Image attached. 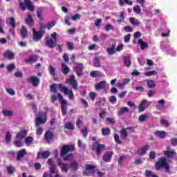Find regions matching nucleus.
Wrapping results in <instances>:
<instances>
[{
  "mask_svg": "<svg viewBox=\"0 0 177 177\" xmlns=\"http://www.w3.org/2000/svg\"><path fill=\"white\" fill-rule=\"evenodd\" d=\"M75 151V146L74 145H64L62 146L60 152V157L63 158L64 161H72L74 158V154L67 153H71V151Z\"/></svg>",
  "mask_w": 177,
  "mask_h": 177,
  "instance_id": "obj_1",
  "label": "nucleus"
},
{
  "mask_svg": "<svg viewBox=\"0 0 177 177\" xmlns=\"http://www.w3.org/2000/svg\"><path fill=\"white\" fill-rule=\"evenodd\" d=\"M57 86L60 89L61 92H63L64 95H68L69 99H71L72 100H74V93L73 92V90H68L66 86H63L62 84H56L53 83L50 86V93H56L57 92Z\"/></svg>",
  "mask_w": 177,
  "mask_h": 177,
  "instance_id": "obj_2",
  "label": "nucleus"
},
{
  "mask_svg": "<svg viewBox=\"0 0 177 177\" xmlns=\"http://www.w3.org/2000/svg\"><path fill=\"white\" fill-rule=\"evenodd\" d=\"M57 98L59 100V102L60 103V106H61V111H62V114L63 116L66 115L67 114V100L63 99V95H62V94H60V93H57V96L55 95H52L50 96V100H51V103H56V101L57 100Z\"/></svg>",
  "mask_w": 177,
  "mask_h": 177,
  "instance_id": "obj_3",
  "label": "nucleus"
},
{
  "mask_svg": "<svg viewBox=\"0 0 177 177\" xmlns=\"http://www.w3.org/2000/svg\"><path fill=\"white\" fill-rule=\"evenodd\" d=\"M46 121H48V114L41 111L38 112L35 120V127L44 125V124H46Z\"/></svg>",
  "mask_w": 177,
  "mask_h": 177,
  "instance_id": "obj_4",
  "label": "nucleus"
},
{
  "mask_svg": "<svg viewBox=\"0 0 177 177\" xmlns=\"http://www.w3.org/2000/svg\"><path fill=\"white\" fill-rule=\"evenodd\" d=\"M156 169H161V168H165L167 172H169V165L167 162V159L164 158H160L158 161L155 163Z\"/></svg>",
  "mask_w": 177,
  "mask_h": 177,
  "instance_id": "obj_5",
  "label": "nucleus"
},
{
  "mask_svg": "<svg viewBox=\"0 0 177 177\" xmlns=\"http://www.w3.org/2000/svg\"><path fill=\"white\" fill-rule=\"evenodd\" d=\"M106 149V145L103 144H99L97 142H93V150H95L97 156H100L103 151Z\"/></svg>",
  "mask_w": 177,
  "mask_h": 177,
  "instance_id": "obj_6",
  "label": "nucleus"
},
{
  "mask_svg": "<svg viewBox=\"0 0 177 177\" xmlns=\"http://www.w3.org/2000/svg\"><path fill=\"white\" fill-rule=\"evenodd\" d=\"M66 84H70L73 89H78V82L75 80V75H74L66 79Z\"/></svg>",
  "mask_w": 177,
  "mask_h": 177,
  "instance_id": "obj_7",
  "label": "nucleus"
},
{
  "mask_svg": "<svg viewBox=\"0 0 177 177\" xmlns=\"http://www.w3.org/2000/svg\"><path fill=\"white\" fill-rule=\"evenodd\" d=\"M27 82L31 84L34 88H37L39 85L40 80L37 76H30L26 79Z\"/></svg>",
  "mask_w": 177,
  "mask_h": 177,
  "instance_id": "obj_8",
  "label": "nucleus"
},
{
  "mask_svg": "<svg viewBox=\"0 0 177 177\" xmlns=\"http://www.w3.org/2000/svg\"><path fill=\"white\" fill-rule=\"evenodd\" d=\"M84 64L77 63L73 70L76 73L77 77H82V75H84Z\"/></svg>",
  "mask_w": 177,
  "mask_h": 177,
  "instance_id": "obj_9",
  "label": "nucleus"
},
{
  "mask_svg": "<svg viewBox=\"0 0 177 177\" xmlns=\"http://www.w3.org/2000/svg\"><path fill=\"white\" fill-rule=\"evenodd\" d=\"M33 36L32 39L35 41V42H38V41H41L42 38L44 37V35H45V33H43L41 31H37L35 29H32Z\"/></svg>",
  "mask_w": 177,
  "mask_h": 177,
  "instance_id": "obj_10",
  "label": "nucleus"
},
{
  "mask_svg": "<svg viewBox=\"0 0 177 177\" xmlns=\"http://www.w3.org/2000/svg\"><path fill=\"white\" fill-rule=\"evenodd\" d=\"M50 156L49 151H39L37 155V160H46Z\"/></svg>",
  "mask_w": 177,
  "mask_h": 177,
  "instance_id": "obj_11",
  "label": "nucleus"
},
{
  "mask_svg": "<svg viewBox=\"0 0 177 177\" xmlns=\"http://www.w3.org/2000/svg\"><path fill=\"white\" fill-rule=\"evenodd\" d=\"M113 154H114V153L111 151H106L104 153L102 158L104 162H110V161H111V158H113Z\"/></svg>",
  "mask_w": 177,
  "mask_h": 177,
  "instance_id": "obj_12",
  "label": "nucleus"
},
{
  "mask_svg": "<svg viewBox=\"0 0 177 177\" xmlns=\"http://www.w3.org/2000/svg\"><path fill=\"white\" fill-rule=\"evenodd\" d=\"M57 165L61 168L62 172H64L65 174H67L68 172V167H67V165L65 163H63L60 159H57Z\"/></svg>",
  "mask_w": 177,
  "mask_h": 177,
  "instance_id": "obj_13",
  "label": "nucleus"
},
{
  "mask_svg": "<svg viewBox=\"0 0 177 177\" xmlns=\"http://www.w3.org/2000/svg\"><path fill=\"white\" fill-rule=\"evenodd\" d=\"M46 46H48V48L53 49L56 48V45H57V41L53 40V39H49L47 41H46Z\"/></svg>",
  "mask_w": 177,
  "mask_h": 177,
  "instance_id": "obj_14",
  "label": "nucleus"
},
{
  "mask_svg": "<svg viewBox=\"0 0 177 177\" xmlns=\"http://www.w3.org/2000/svg\"><path fill=\"white\" fill-rule=\"evenodd\" d=\"M25 23L26 26H28V27H32V26H34V19H32V15H31L30 13L27 14Z\"/></svg>",
  "mask_w": 177,
  "mask_h": 177,
  "instance_id": "obj_15",
  "label": "nucleus"
},
{
  "mask_svg": "<svg viewBox=\"0 0 177 177\" xmlns=\"http://www.w3.org/2000/svg\"><path fill=\"white\" fill-rule=\"evenodd\" d=\"M4 59L8 60H14L15 59V53L10 50H7L3 53Z\"/></svg>",
  "mask_w": 177,
  "mask_h": 177,
  "instance_id": "obj_16",
  "label": "nucleus"
},
{
  "mask_svg": "<svg viewBox=\"0 0 177 177\" xmlns=\"http://www.w3.org/2000/svg\"><path fill=\"white\" fill-rule=\"evenodd\" d=\"M53 138H55V133H53L50 131H46L44 134V139H46L47 142H50L53 140Z\"/></svg>",
  "mask_w": 177,
  "mask_h": 177,
  "instance_id": "obj_17",
  "label": "nucleus"
},
{
  "mask_svg": "<svg viewBox=\"0 0 177 177\" xmlns=\"http://www.w3.org/2000/svg\"><path fill=\"white\" fill-rule=\"evenodd\" d=\"M68 168H71L72 171H78V162L75 160L71 161L69 164H68Z\"/></svg>",
  "mask_w": 177,
  "mask_h": 177,
  "instance_id": "obj_18",
  "label": "nucleus"
},
{
  "mask_svg": "<svg viewBox=\"0 0 177 177\" xmlns=\"http://www.w3.org/2000/svg\"><path fill=\"white\" fill-rule=\"evenodd\" d=\"M27 131L26 129H22L20 132H19L16 136V139H20L23 140L27 136Z\"/></svg>",
  "mask_w": 177,
  "mask_h": 177,
  "instance_id": "obj_19",
  "label": "nucleus"
},
{
  "mask_svg": "<svg viewBox=\"0 0 177 177\" xmlns=\"http://www.w3.org/2000/svg\"><path fill=\"white\" fill-rule=\"evenodd\" d=\"M20 33L21 38H22V39H26V38L28 37V30H27V28L24 26H21Z\"/></svg>",
  "mask_w": 177,
  "mask_h": 177,
  "instance_id": "obj_20",
  "label": "nucleus"
},
{
  "mask_svg": "<svg viewBox=\"0 0 177 177\" xmlns=\"http://www.w3.org/2000/svg\"><path fill=\"white\" fill-rule=\"evenodd\" d=\"M153 135L160 139H165L167 133L165 131H156L153 133Z\"/></svg>",
  "mask_w": 177,
  "mask_h": 177,
  "instance_id": "obj_21",
  "label": "nucleus"
},
{
  "mask_svg": "<svg viewBox=\"0 0 177 177\" xmlns=\"http://www.w3.org/2000/svg\"><path fill=\"white\" fill-rule=\"evenodd\" d=\"M95 88L96 91H102V89H104V88H106V81L102 80L96 84Z\"/></svg>",
  "mask_w": 177,
  "mask_h": 177,
  "instance_id": "obj_22",
  "label": "nucleus"
},
{
  "mask_svg": "<svg viewBox=\"0 0 177 177\" xmlns=\"http://www.w3.org/2000/svg\"><path fill=\"white\" fill-rule=\"evenodd\" d=\"M149 149H150V147L149 145L142 147L141 148L138 149V154H139L140 156H144V154H146Z\"/></svg>",
  "mask_w": 177,
  "mask_h": 177,
  "instance_id": "obj_23",
  "label": "nucleus"
},
{
  "mask_svg": "<svg viewBox=\"0 0 177 177\" xmlns=\"http://www.w3.org/2000/svg\"><path fill=\"white\" fill-rule=\"evenodd\" d=\"M27 154V151H26V149H22L17 153V161H21V158L24 157Z\"/></svg>",
  "mask_w": 177,
  "mask_h": 177,
  "instance_id": "obj_24",
  "label": "nucleus"
},
{
  "mask_svg": "<svg viewBox=\"0 0 177 177\" xmlns=\"http://www.w3.org/2000/svg\"><path fill=\"white\" fill-rule=\"evenodd\" d=\"M164 154L167 158H174V157L176 156V151H175V149H172L171 151H165Z\"/></svg>",
  "mask_w": 177,
  "mask_h": 177,
  "instance_id": "obj_25",
  "label": "nucleus"
},
{
  "mask_svg": "<svg viewBox=\"0 0 177 177\" xmlns=\"http://www.w3.org/2000/svg\"><path fill=\"white\" fill-rule=\"evenodd\" d=\"M115 46H117V44L115 43L113 44L110 48H106V53L109 55H113L115 53Z\"/></svg>",
  "mask_w": 177,
  "mask_h": 177,
  "instance_id": "obj_26",
  "label": "nucleus"
},
{
  "mask_svg": "<svg viewBox=\"0 0 177 177\" xmlns=\"http://www.w3.org/2000/svg\"><path fill=\"white\" fill-rule=\"evenodd\" d=\"M24 3L26 6L30 10V12H32L35 10V7L32 6V3L31 2V0H24Z\"/></svg>",
  "mask_w": 177,
  "mask_h": 177,
  "instance_id": "obj_27",
  "label": "nucleus"
},
{
  "mask_svg": "<svg viewBox=\"0 0 177 177\" xmlns=\"http://www.w3.org/2000/svg\"><path fill=\"white\" fill-rule=\"evenodd\" d=\"M38 61V57L37 55H31L29 59H25V63H30L32 64V63H35Z\"/></svg>",
  "mask_w": 177,
  "mask_h": 177,
  "instance_id": "obj_28",
  "label": "nucleus"
},
{
  "mask_svg": "<svg viewBox=\"0 0 177 177\" xmlns=\"http://www.w3.org/2000/svg\"><path fill=\"white\" fill-rule=\"evenodd\" d=\"M96 168V166L93 165H86L85 167L86 171H91V175H95V169Z\"/></svg>",
  "mask_w": 177,
  "mask_h": 177,
  "instance_id": "obj_29",
  "label": "nucleus"
},
{
  "mask_svg": "<svg viewBox=\"0 0 177 177\" xmlns=\"http://www.w3.org/2000/svg\"><path fill=\"white\" fill-rule=\"evenodd\" d=\"M61 71L63 73V74H64V75H67V74L70 73V68H68L66 64H62Z\"/></svg>",
  "mask_w": 177,
  "mask_h": 177,
  "instance_id": "obj_30",
  "label": "nucleus"
},
{
  "mask_svg": "<svg viewBox=\"0 0 177 177\" xmlns=\"http://www.w3.org/2000/svg\"><path fill=\"white\" fill-rule=\"evenodd\" d=\"M118 115H122L125 114V113H129V109L127 106H124L122 108H120L119 111H118Z\"/></svg>",
  "mask_w": 177,
  "mask_h": 177,
  "instance_id": "obj_31",
  "label": "nucleus"
},
{
  "mask_svg": "<svg viewBox=\"0 0 177 177\" xmlns=\"http://www.w3.org/2000/svg\"><path fill=\"white\" fill-rule=\"evenodd\" d=\"M33 142H34V138L32 136H28L25 138V143L28 147L31 146Z\"/></svg>",
  "mask_w": 177,
  "mask_h": 177,
  "instance_id": "obj_32",
  "label": "nucleus"
},
{
  "mask_svg": "<svg viewBox=\"0 0 177 177\" xmlns=\"http://www.w3.org/2000/svg\"><path fill=\"white\" fill-rule=\"evenodd\" d=\"M124 64L126 67H131V65L132 64V61H131V58H129V57H124Z\"/></svg>",
  "mask_w": 177,
  "mask_h": 177,
  "instance_id": "obj_33",
  "label": "nucleus"
},
{
  "mask_svg": "<svg viewBox=\"0 0 177 177\" xmlns=\"http://www.w3.org/2000/svg\"><path fill=\"white\" fill-rule=\"evenodd\" d=\"M146 82L148 88H149L150 89H153V88H156V83H154L153 80H147Z\"/></svg>",
  "mask_w": 177,
  "mask_h": 177,
  "instance_id": "obj_34",
  "label": "nucleus"
},
{
  "mask_svg": "<svg viewBox=\"0 0 177 177\" xmlns=\"http://www.w3.org/2000/svg\"><path fill=\"white\" fill-rule=\"evenodd\" d=\"M111 133V130L110 128H102V134L103 136H109Z\"/></svg>",
  "mask_w": 177,
  "mask_h": 177,
  "instance_id": "obj_35",
  "label": "nucleus"
},
{
  "mask_svg": "<svg viewBox=\"0 0 177 177\" xmlns=\"http://www.w3.org/2000/svg\"><path fill=\"white\" fill-rule=\"evenodd\" d=\"M65 128L68 131H74V124L71 121H69L65 124Z\"/></svg>",
  "mask_w": 177,
  "mask_h": 177,
  "instance_id": "obj_36",
  "label": "nucleus"
},
{
  "mask_svg": "<svg viewBox=\"0 0 177 177\" xmlns=\"http://www.w3.org/2000/svg\"><path fill=\"white\" fill-rule=\"evenodd\" d=\"M2 114L4 117H12L14 113L12 111L5 109L2 111Z\"/></svg>",
  "mask_w": 177,
  "mask_h": 177,
  "instance_id": "obj_37",
  "label": "nucleus"
},
{
  "mask_svg": "<svg viewBox=\"0 0 177 177\" xmlns=\"http://www.w3.org/2000/svg\"><path fill=\"white\" fill-rule=\"evenodd\" d=\"M48 70L52 77H56V68H55L52 64L49 65Z\"/></svg>",
  "mask_w": 177,
  "mask_h": 177,
  "instance_id": "obj_38",
  "label": "nucleus"
},
{
  "mask_svg": "<svg viewBox=\"0 0 177 177\" xmlns=\"http://www.w3.org/2000/svg\"><path fill=\"white\" fill-rule=\"evenodd\" d=\"M138 44H140V45L141 46V49L142 50H145V49L149 48V45L147 44V43H144L143 39H140L138 40Z\"/></svg>",
  "mask_w": 177,
  "mask_h": 177,
  "instance_id": "obj_39",
  "label": "nucleus"
},
{
  "mask_svg": "<svg viewBox=\"0 0 177 177\" xmlns=\"http://www.w3.org/2000/svg\"><path fill=\"white\" fill-rule=\"evenodd\" d=\"M120 137L123 138L124 139H126V138H128V131H127V129H122L120 131Z\"/></svg>",
  "mask_w": 177,
  "mask_h": 177,
  "instance_id": "obj_40",
  "label": "nucleus"
},
{
  "mask_svg": "<svg viewBox=\"0 0 177 177\" xmlns=\"http://www.w3.org/2000/svg\"><path fill=\"white\" fill-rule=\"evenodd\" d=\"M129 21L133 26H139L140 24L139 20L136 19L134 17H130Z\"/></svg>",
  "mask_w": 177,
  "mask_h": 177,
  "instance_id": "obj_41",
  "label": "nucleus"
},
{
  "mask_svg": "<svg viewBox=\"0 0 177 177\" xmlns=\"http://www.w3.org/2000/svg\"><path fill=\"white\" fill-rule=\"evenodd\" d=\"M147 118H149V115L143 114L139 116L138 120L140 122H145V121H147Z\"/></svg>",
  "mask_w": 177,
  "mask_h": 177,
  "instance_id": "obj_42",
  "label": "nucleus"
},
{
  "mask_svg": "<svg viewBox=\"0 0 177 177\" xmlns=\"http://www.w3.org/2000/svg\"><path fill=\"white\" fill-rule=\"evenodd\" d=\"M12 141V134L10 133V132H7L6 133V143H10V142Z\"/></svg>",
  "mask_w": 177,
  "mask_h": 177,
  "instance_id": "obj_43",
  "label": "nucleus"
},
{
  "mask_svg": "<svg viewBox=\"0 0 177 177\" xmlns=\"http://www.w3.org/2000/svg\"><path fill=\"white\" fill-rule=\"evenodd\" d=\"M14 145L16 146V147H23V142H21V140L17 139L14 141Z\"/></svg>",
  "mask_w": 177,
  "mask_h": 177,
  "instance_id": "obj_44",
  "label": "nucleus"
},
{
  "mask_svg": "<svg viewBox=\"0 0 177 177\" xmlns=\"http://www.w3.org/2000/svg\"><path fill=\"white\" fill-rule=\"evenodd\" d=\"M10 25L11 27H12V28H16V21L13 17H10Z\"/></svg>",
  "mask_w": 177,
  "mask_h": 177,
  "instance_id": "obj_45",
  "label": "nucleus"
},
{
  "mask_svg": "<svg viewBox=\"0 0 177 177\" xmlns=\"http://www.w3.org/2000/svg\"><path fill=\"white\" fill-rule=\"evenodd\" d=\"M114 140L116 143H118V145H122V142L120 140V135H118V133H115L114 135Z\"/></svg>",
  "mask_w": 177,
  "mask_h": 177,
  "instance_id": "obj_46",
  "label": "nucleus"
},
{
  "mask_svg": "<svg viewBox=\"0 0 177 177\" xmlns=\"http://www.w3.org/2000/svg\"><path fill=\"white\" fill-rule=\"evenodd\" d=\"M66 45L68 46V50H74V43L71 41H67Z\"/></svg>",
  "mask_w": 177,
  "mask_h": 177,
  "instance_id": "obj_47",
  "label": "nucleus"
},
{
  "mask_svg": "<svg viewBox=\"0 0 177 177\" xmlns=\"http://www.w3.org/2000/svg\"><path fill=\"white\" fill-rule=\"evenodd\" d=\"M81 132H82L83 136L84 138H86V136H88V127H83Z\"/></svg>",
  "mask_w": 177,
  "mask_h": 177,
  "instance_id": "obj_48",
  "label": "nucleus"
},
{
  "mask_svg": "<svg viewBox=\"0 0 177 177\" xmlns=\"http://www.w3.org/2000/svg\"><path fill=\"white\" fill-rule=\"evenodd\" d=\"M55 24H56V22H55V21H52L50 23L46 24V27L48 30H50L52 27H55Z\"/></svg>",
  "mask_w": 177,
  "mask_h": 177,
  "instance_id": "obj_49",
  "label": "nucleus"
},
{
  "mask_svg": "<svg viewBox=\"0 0 177 177\" xmlns=\"http://www.w3.org/2000/svg\"><path fill=\"white\" fill-rule=\"evenodd\" d=\"M160 125L166 127V128H168L169 127V122H168L167 120H165L164 119L160 120Z\"/></svg>",
  "mask_w": 177,
  "mask_h": 177,
  "instance_id": "obj_50",
  "label": "nucleus"
},
{
  "mask_svg": "<svg viewBox=\"0 0 177 177\" xmlns=\"http://www.w3.org/2000/svg\"><path fill=\"white\" fill-rule=\"evenodd\" d=\"M156 74H157V71H152L145 72V75L146 77H151L152 75H154Z\"/></svg>",
  "mask_w": 177,
  "mask_h": 177,
  "instance_id": "obj_51",
  "label": "nucleus"
},
{
  "mask_svg": "<svg viewBox=\"0 0 177 177\" xmlns=\"http://www.w3.org/2000/svg\"><path fill=\"white\" fill-rule=\"evenodd\" d=\"M100 59H99V57H95V62H94V66L95 67H100Z\"/></svg>",
  "mask_w": 177,
  "mask_h": 177,
  "instance_id": "obj_52",
  "label": "nucleus"
},
{
  "mask_svg": "<svg viewBox=\"0 0 177 177\" xmlns=\"http://www.w3.org/2000/svg\"><path fill=\"white\" fill-rule=\"evenodd\" d=\"M7 171L8 174H14L16 171V169L12 166H9L7 167Z\"/></svg>",
  "mask_w": 177,
  "mask_h": 177,
  "instance_id": "obj_53",
  "label": "nucleus"
},
{
  "mask_svg": "<svg viewBox=\"0 0 177 177\" xmlns=\"http://www.w3.org/2000/svg\"><path fill=\"white\" fill-rule=\"evenodd\" d=\"M16 68V66L14 64H10V65L7 66L8 71H13Z\"/></svg>",
  "mask_w": 177,
  "mask_h": 177,
  "instance_id": "obj_54",
  "label": "nucleus"
},
{
  "mask_svg": "<svg viewBox=\"0 0 177 177\" xmlns=\"http://www.w3.org/2000/svg\"><path fill=\"white\" fill-rule=\"evenodd\" d=\"M46 28V25H44L43 24H40V29L39 31H40V32H43V34H46V32H45V30Z\"/></svg>",
  "mask_w": 177,
  "mask_h": 177,
  "instance_id": "obj_55",
  "label": "nucleus"
},
{
  "mask_svg": "<svg viewBox=\"0 0 177 177\" xmlns=\"http://www.w3.org/2000/svg\"><path fill=\"white\" fill-rule=\"evenodd\" d=\"M80 19H81V15L80 14H76L71 17V20L73 21H75V20H80Z\"/></svg>",
  "mask_w": 177,
  "mask_h": 177,
  "instance_id": "obj_56",
  "label": "nucleus"
},
{
  "mask_svg": "<svg viewBox=\"0 0 177 177\" xmlns=\"http://www.w3.org/2000/svg\"><path fill=\"white\" fill-rule=\"evenodd\" d=\"M153 175H154V174L151 170L145 171V176L146 177H153Z\"/></svg>",
  "mask_w": 177,
  "mask_h": 177,
  "instance_id": "obj_57",
  "label": "nucleus"
},
{
  "mask_svg": "<svg viewBox=\"0 0 177 177\" xmlns=\"http://www.w3.org/2000/svg\"><path fill=\"white\" fill-rule=\"evenodd\" d=\"M37 17H38V19L39 20H42L44 19L42 17V10H37Z\"/></svg>",
  "mask_w": 177,
  "mask_h": 177,
  "instance_id": "obj_58",
  "label": "nucleus"
},
{
  "mask_svg": "<svg viewBox=\"0 0 177 177\" xmlns=\"http://www.w3.org/2000/svg\"><path fill=\"white\" fill-rule=\"evenodd\" d=\"M125 20V17H124V12H122L120 15V19H118V23H122Z\"/></svg>",
  "mask_w": 177,
  "mask_h": 177,
  "instance_id": "obj_59",
  "label": "nucleus"
},
{
  "mask_svg": "<svg viewBox=\"0 0 177 177\" xmlns=\"http://www.w3.org/2000/svg\"><path fill=\"white\" fill-rule=\"evenodd\" d=\"M110 103L114 104L117 102V97L114 95H112L109 97Z\"/></svg>",
  "mask_w": 177,
  "mask_h": 177,
  "instance_id": "obj_60",
  "label": "nucleus"
},
{
  "mask_svg": "<svg viewBox=\"0 0 177 177\" xmlns=\"http://www.w3.org/2000/svg\"><path fill=\"white\" fill-rule=\"evenodd\" d=\"M149 158L151 160H154L156 158V152L154 151H151L149 153Z\"/></svg>",
  "mask_w": 177,
  "mask_h": 177,
  "instance_id": "obj_61",
  "label": "nucleus"
},
{
  "mask_svg": "<svg viewBox=\"0 0 177 177\" xmlns=\"http://www.w3.org/2000/svg\"><path fill=\"white\" fill-rule=\"evenodd\" d=\"M89 97L91 100H95V98L96 97V93L95 92L89 93Z\"/></svg>",
  "mask_w": 177,
  "mask_h": 177,
  "instance_id": "obj_62",
  "label": "nucleus"
},
{
  "mask_svg": "<svg viewBox=\"0 0 177 177\" xmlns=\"http://www.w3.org/2000/svg\"><path fill=\"white\" fill-rule=\"evenodd\" d=\"M133 10L136 12V13H140L142 12V10L140 9V7L139 6H137L136 7H133Z\"/></svg>",
  "mask_w": 177,
  "mask_h": 177,
  "instance_id": "obj_63",
  "label": "nucleus"
},
{
  "mask_svg": "<svg viewBox=\"0 0 177 177\" xmlns=\"http://www.w3.org/2000/svg\"><path fill=\"white\" fill-rule=\"evenodd\" d=\"M171 146H177V138H172L171 140Z\"/></svg>",
  "mask_w": 177,
  "mask_h": 177,
  "instance_id": "obj_64",
  "label": "nucleus"
}]
</instances>
